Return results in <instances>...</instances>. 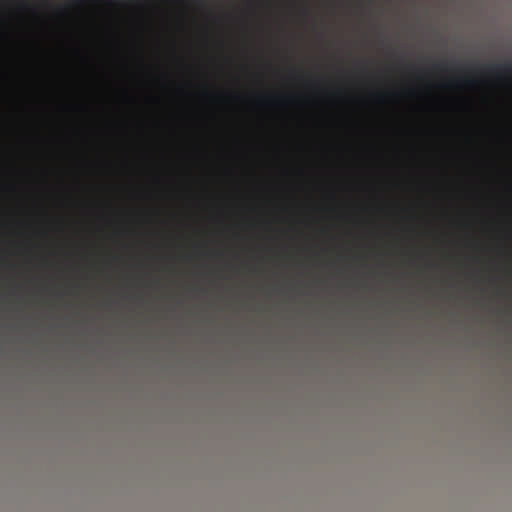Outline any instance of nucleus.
<instances>
[{
  "mask_svg": "<svg viewBox=\"0 0 512 512\" xmlns=\"http://www.w3.org/2000/svg\"><path fill=\"white\" fill-rule=\"evenodd\" d=\"M485 71L489 75L500 77L502 75H512V63L510 64H493L485 67Z\"/></svg>",
  "mask_w": 512,
  "mask_h": 512,
  "instance_id": "f257e3e1",
  "label": "nucleus"
},
{
  "mask_svg": "<svg viewBox=\"0 0 512 512\" xmlns=\"http://www.w3.org/2000/svg\"><path fill=\"white\" fill-rule=\"evenodd\" d=\"M434 68L436 70L445 71V70H447V65L444 63H438V64L434 65Z\"/></svg>",
  "mask_w": 512,
  "mask_h": 512,
  "instance_id": "f03ea898",
  "label": "nucleus"
}]
</instances>
